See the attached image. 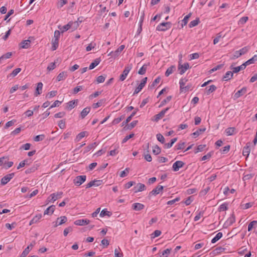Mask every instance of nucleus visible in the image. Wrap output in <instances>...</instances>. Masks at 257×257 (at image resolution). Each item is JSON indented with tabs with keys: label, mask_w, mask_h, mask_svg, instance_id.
<instances>
[{
	"label": "nucleus",
	"mask_w": 257,
	"mask_h": 257,
	"mask_svg": "<svg viewBox=\"0 0 257 257\" xmlns=\"http://www.w3.org/2000/svg\"><path fill=\"white\" fill-rule=\"evenodd\" d=\"M78 25L77 22H70L67 25L63 26L62 27L60 26L59 27V29L61 31L62 33L68 30L71 28H73L74 29H76L77 28V26Z\"/></svg>",
	"instance_id": "obj_1"
},
{
	"label": "nucleus",
	"mask_w": 257,
	"mask_h": 257,
	"mask_svg": "<svg viewBox=\"0 0 257 257\" xmlns=\"http://www.w3.org/2000/svg\"><path fill=\"white\" fill-rule=\"evenodd\" d=\"M171 23L170 22H163L159 25L157 27V30L159 31H165L170 28Z\"/></svg>",
	"instance_id": "obj_2"
},
{
	"label": "nucleus",
	"mask_w": 257,
	"mask_h": 257,
	"mask_svg": "<svg viewBox=\"0 0 257 257\" xmlns=\"http://www.w3.org/2000/svg\"><path fill=\"white\" fill-rule=\"evenodd\" d=\"M170 109V107H167L161 111L158 114L154 116L152 120L158 122L160 119H162L165 115L166 112Z\"/></svg>",
	"instance_id": "obj_3"
},
{
	"label": "nucleus",
	"mask_w": 257,
	"mask_h": 257,
	"mask_svg": "<svg viewBox=\"0 0 257 257\" xmlns=\"http://www.w3.org/2000/svg\"><path fill=\"white\" fill-rule=\"evenodd\" d=\"M86 179L85 175L78 176L73 180V183L75 185L79 186L85 181Z\"/></svg>",
	"instance_id": "obj_4"
},
{
	"label": "nucleus",
	"mask_w": 257,
	"mask_h": 257,
	"mask_svg": "<svg viewBox=\"0 0 257 257\" xmlns=\"http://www.w3.org/2000/svg\"><path fill=\"white\" fill-rule=\"evenodd\" d=\"M132 67L131 65H127V66H126L125 67L124 70L123 71L122 74H121L119 77V80L121 81H122L125 79L128 73H129L130 70L132 69Z\"/></svg>",
	"instance_id": "obj_5"
},
{
	"label": "nucleus",
	"mask_w": 257,
	"mask_h": 257,
	"mask_svg": "<svg viewBox=\"0 0 257 257\" xmlns=\"http://www.w3.org/2000/svg\"><path fill=\"white\" fill-rule=\"evenodd\" d=\"M14 175L15 174L14 173H12L3 177L1 179V184L2 185L7 184L14 177Z\"/></svg>",
	"instance_id": "obj_6"
},
{
	"label": "nucleus",
	"mask_w": 257,
	"mask_h": 257,
	"mask_svg": "<svg viewBox=\"0 0 257 257\" xmlns=\"http://www.w3.org/2000/svg\"><path fill=\"white\" fill-rule=\"evenodd\" d=\"M187 81L188 80L186 78H182L180 79L179 84L180 87V90L182 92H186V91L189 90V87H188V86H185V84Z\"/></svg>",
	"instance_id": "obj_7"
},
{
	"label": "nucleus",
	"mask_w": 257,
	"mask_h": 257,
	"mask_svg": "<svg viewBox=\"0 0 257 257\" xmlns=\"http://www.w3.org/2000/svg\"><path fill=\"white\" fill-rule=\"evenodd\" d=\"M163 188L164 187L163 186L158 185L149 193V197H151L152 195L156 196L158 195L161 191L163 190Z\"/></svg>",
	"instance_id": "obj_8"
},
{
	"label": "nucleus",
	"mask_w": 257,
	"mask_h": 257,
	"mask_svg": "<svg viewBox=\"0 0 257 257\" xmlns=\"http://www.w3.org/2000/svg\"><path fill=\"white\" fill-rule=\"evenodd\" d=\"M62 192H57V193H53L50 195V196L48 197V199H49V201L54 202L57 199L60 198L62 197Z\"/></svg>",
	"instance_id": "obj_9"
},
{
	"label": "nucleus",
	"mask_w": 257,
	"mask_h": 257,
	"mask_svg": "<svg viewBox=\"0 0 257 257\" xmlns=\"http://www.w3.org/2000/svg\"><path fill=\"white\" fill-rule=\"evenodd\" d=\"M189 68V64L188 63H185L183 65L179 64L178 70L180 74H184L185 71Z\"/></svg>",
	"instance_id": "obj_10"
},
{
	"label": "nucleus",
	"mask_w": 257,
	"mask_h": 257,
	"mask_svg": "<svg viewBox=\"0 0 257 257\" xmlns=\"http://www.w3.org/2000/svg\"><path fill=\"white\" fill-rule=\"evenodd\" d=\"M185 163L181 161H177L173 165V170L174 171H178L181 168L183 167Z\"/></svg>",
	"instance_id": "obj_11"
},
{
	"label": "nucleus",
	"mask_w": 257,
	"mask_h": 257,
	"mask_svg": "<svg viewBox=\"0 0 257 257\" xmlns=\"http://www.w3.org/2000/svg\"><path fill=\"white\" fill-rule=\"evenodd\" d=\"M102 180H94L93 181H91L86 185V188H88L92 186H99L102 184Z\"/></svg>",
	"instance_id": "obj_12"
},
{
	"label": "nucleus",
	"mask_w": 257,
	"mask_h": 257,
	"mask_svg": "<svg viewBox=\"0 0 257 257\" xmlns=\"http://www.w3.org/2000/svg\"><path fill=\"white\" fill-rule=\"evenodd\" d=\"M134 189L135 193H137L146 190V187L144 184L139 183L134 188Z\"/></svg>",
	"instance_id": "obj_13"
},
{
	"label": "nucleus",
	"mask_w": 257,
	"mask_h": 257,
	"mask_svg": "<svg viewBox=\"0 0 257 257\" xmlns=\"http://www.w3.org/2000/svg\"><path fill=\"white\" fill-rule=\"evenodd\" d=\"M67 221V218L65 216H61L57 218L55 224V227H57L58 225H60L65 223Z\"/></svg>",
	"instance_id": "obj_14"
},
{
	"label": "nucleus",
	"mask_w": 257,
	"mask_h": 257,
	"mask_svg": "<svg viewBox=\"0 0 257 257\" xmlns=\"http://www.w3.org/2000/svg\"><path fill=\"white\" fill-rule=\"evenodd\" d=\"M89 222H90L89 220L87 219H82L76 220V221H75L74 224L76 225L82 226V225H85L88 224L89 223Z\"/></svg>",
	"instance_id": "obj_15"
},
{
	"label": "nucleus",
	"mask_w": 257,
	"mask_h": 257,
	"mask_svg": "<svg viewBox=\"0 0 257 257\" xmlns=\"http://www.w3.org/2000/svg\"><path fill=\"white\" fill-rule=\"evenodd\" d=\"M149 143H148L146 146L147 151H146V152L144 153V156L145 159L146 161H147L148 162H151L152 160V157L150 155V154H149Z\"/></svg>",
	"instance_id": "obj_16"
},
{
	"label": "nucleus",
	"mask_w": 257,
	"mask_h": 257,
	"mask_svg": "<svg viewBox=\"0 0 257 257\" xmlns=\"http://www.w3.org/2000/svg\"><path fill=\"white\" fill-rule=\"evenodd\" d=\"M138 110H139L138 108H136L135 110L134 111H133L128 117H127L126 120L125 121H123L122 122V126L127 124L128 123V122H129L131 120V119H132V117L136 114Z\"/></svg>",
	"instance_id": "obj_17"
},
{
	"label": "nucleus",
	"mask_w": 257,
	"mask_h": 257,
	"mask_svg": "<svg viewBox=\"0 0 257 257\" xmlns=\"http://www.w3.org/2000/svg\"><path fill=\"white\" fill-rule=\"evenodd\" d=\"M30 43L31 41L29 40H24L20 44V47L22 49H27L30 47Z\"/></svg>",
	"instance_id": "obj_18"
},
{
	"label": "nucleus",
	"mask_w": 257,
	"mask_h": 257,
	"mask_svg": "<svg viewBox=\"0 0 257 257\" xmlns=\"http://www.w3.org/2000/svg\"><path fill=\"white\" fill-rule=\"evenodd\" d=\"M144 207V205L140 203H135L132 205V208L136 211L141 210L143 209Z\"/></svg>",
	"instance_id": "obj_19"
},
{
	"label": "nucleus",
	"mask_w": 257,
	"mask_h": 257,
	"mask_svg": "<svg viewBox=\"0 0 257 257\" xmlns=\"http://www.w3.org/2000/svg\"><path fill=\"white\" fill-rule=\"evenodd\" d=\"M43 83L42 82H39L37 84V86L35 92V95L36 96L40 95L42 93V90L43 88Z\"/></svg>",
	"instance_id": "obj_20"
},
{
	"label": "nucleus",
	"mask_w": 257,
	"mask_h": 257,
	"mask_svg": "<svg viewBox=\"0 0 257 257\" xmlns=\"http://www.w3.org/2000/svg\"><path fill=\"white\" fill-rule=\"evenodd\" d=\"M205 130H206V128H205V127L199 128L196 132L192 133L191 134V135L193 138H196V137L199 136L200 134H201L202 133L204 132L205 131Z\"/></svg>",
	"instance_id": "obj_21"
},
{
	"label": "nucleus",
	"mask_w": 257,
	"mask_h": 257,
	"mask_svg": "<svg viewBox=\"0 0 257 257\" xmlns=\"http://www.w3.org/2000/svg\"><path fill=\"white\" fill-rule=\"evenodd\" d=\"M55 210V206L51 205L47 208L44 211V215H51L53 213Z\"/></svg>",
	"instance_id": "obj_22"
},
{
	"label": "nucleus",
	"mask_w": 257,
	"mask_h": 257,
	"mask_svg": "<svg viewBox=\"0 0 257 257\" xmlns=\"http://www.w3.org/2000/svg\"><path fill=\"white\" fill-rule=\"evenodd\" d=\"M101 60L100 58H96L95 59L93 62H92L89 67V69L91 70L94 68L96 66H97L99 63L100 62Z\"/></svg>",
	"instance_id": "obj_23"
},
{
	"label": "nucleus",
	"mask_w": 257,
	"mask_h": 257,
	"mask_svg": "<svg viewBox=\"0 0 257 257\" xmlns=\"http://www.w3.org/2000/svg\"><path fill=\"white\" fill-rule=\"evenodd\" d=\"M137 123H138V120H134V121H132L129 124L124 125L125 126L124 127V129L125 130H131L132 128H133L137 125Z\"/></svg>",
	"instance_id": "obj_24"
},
{
	"label": "nucleus",
	"mask_w": 257,
	"mask_h": 257,
	"mask_svg": "<svg viewBox=\"0 0 257 257\" xmlns=\"http://www.w3.org/2000/svg\"><path fill=\"white\" fill-rule=\"evenodd\" d=\"M124 48V45H121L120 46H119L118 47V48L114 52H111L109 54V55H111V54H113V56H117L119 53L123 50V49Z\"/></svg>",
	"instance_id": "obj_25"
},
{
	"label": "nucleus",
	"mask_w": 257,
	"mask_h": 257,
	"mask_svg": "<svg viewBox=\"0 0 257 257\" xmlns=\"http://www.w3.org/2000/svg\"><path fill=\"white\" fill-rule=\"evenodd\" d=\"M67 72L63 71L59 74V75L57 77V80L58 81H60L61 80L65 79L67 77Z\"/></svg>",
	"instance_id": "obj_26"
},
{
	"label": "nucleus",
	"mask_w": 257,
	"mask_h": 257,
	"mask_svg": "<svg viewBox=\"0 0 257 257\" xmlns=\"http://www.w3.org/2000/svg\"><path fill=\"white\" fill-rule=\"evenodd\" d=\"M150 65V63L144 64L143 66L138 71V73L140 75L145 74L146 72V70L148 66Z\"/></svg>",
	"instance_id": "obj_27"
},
{
	"label": "nucleus",
	"mask_w": 257,
	"mask_h": 257,
	"mask_svg": "<svg viewBox=\"0 0 257 257\" xmlns=\"http://www.w3.org/2000/svg\"><path fill=\"white\" fill-rule=\"evenodd\" d=\"M12 52H8L0 57V63H2L3 61L5 59H9L12 56Z\"/></svg>",
	"instance_id": "obj_28"
},
{
	"label": "nucleus",
	"mask_w": 257,
	"mask_h": 257,
	"mask_svg": "<svg viewBox=\"0 0 257 257\" xmlns=\"http://www.w3.org/2000/svg\"><path fill=\"white\" fill-rule=\"evenodd\" d=\"M160 80L161 78L159 77H157L151 84H149L148 88L151 90L153 89L155 85L160 82Z\"/></svg>",
	"instance_id": "obj_29"
},
{
	"label": "nucleus",
	"mask_w": 257,
	"mask_h": 257,
	"mask_svg": "<svg viewBox=\"0 0 257 257\" xmlns=\"http://www.w3.org/2000/svg\"><path fill=\"white\" fill-rule=\"evenodd\" d=\"M90 110V107H86L84 108L81 112V117L82 118H84L89 112Z\"/></svg>",
	"instance_id": "obj_30"
},
{
	"label": "nucleus",
	"mask_w": 257,
	"mask_h": 257,
	"mask_svg": "<svg viewBox=\"0 0 257 257\" xmlns=\"http://www.w3.org/2000/svg\"><path fill=\"white\" fill-rule=\"evenodd\" d=\"M235 127H229L225 130V133L227 136H231L235 134Z\"/></svg>",
	"instance_id": "obj_31"
},
{
	"label": "nucleus",
	"mask_w": 257,
	"mask_h": 257,
	"mask_svg": "<svg viewBox=\"0 0 257 257\" xmlns=\"http://www.w3.org/2000/svg\"><path fill=\"white\" fill-rule=\"evenodd\" d=\"M250 151L249 146L246 145L243 148L242 154L243 156H246L247 157L249 155Z\"/></svg>",
	"instance_id": "obj_32"
},
{
	"label": "nucleus",
	"mask_w": 257,
	"mask_h": 257,
	"mask_svg": "<svg viewBox=\"0 0 257 257\" xmlns=\"http://www.w3.org/2000/svg\"><path fill=\"white\" fill-rule=\"evenodd\" d=\"M112 213L108 211L106 209H103L99 214L100 216L101 217H104V216H108V217H110Z\"/></svg>",
	"instance_id": "obj_33"
},
{
	"label": "nucleus",
	"mask_w": 257,
	"mask_h": 257,
	"mask_svg": "<svg viewBox=\"0 0 257 257\" xmlns=\"http://www.w3.org/2000/svg\"><path fill=\"white\" fill-rule=\"evenodd\" d=\"M58 42H59V40L55 39L52 40V46L51 48L52 50L54 51L57 49V48L58 47Z\"/></svg>",
	"instance_id": "obj_34"
},
{
	"label": "nucleus",
	"mask_w": 257,
	"mask_h": 257,
	"mask_svg": "<svg viewBox=\"0 0 257 257\" xmlns=\"http://www.w3.org/2000/svg\"><path fill=\"white\" fill-rule=\"evenodd\" d=\"M233 76V73L231 71L227 72L225 75L223 77V80L227 81L229 80Z\"/></svg>",
	"instance_id": "obj_35"
},
{
	"label": "nucleus",
	"mask_w": 257,
	"mask_h": 257,
	"mask_svg": "<svg viewBox=\"0 0 257 257\" xmlns=\"http://www.w3.org/2000/svg\"><path fill=\"white\" fill-rule=\"evenodd\" d=\"M175 67L174 66H171V67H169L166 72H165V75L166 76L168 77L169 76L170 74H171L173 71L175 70Z\"/></svg>",
	"instance_id": "obj_36"
},
{
	"label": "nucleus",
	"mask_w": 257,
	"mask_h": 257,
	"mask_svg": "<svg viewBox=\"0 0 257 257\" xmlns=\"http://www.w3.org/2000/svg\"><path fill=\"white\" fill-rule=\"evenodd\" d=\"M235 63H232L230 66V69L232 71V73H237L241 70V66L234 67Z\"/></svg>",
	"instance_id": "obj_37"
},
{
	"label": "nucleus",
	"mask_w": 257,
	"mask_h": 257,
	"mask_svg": "<svg viewBox=\"0 0 257 257\" xmlns=\"http://www.w3.org/2000/svg\"><path fill=\"white\" fill-rule=\"evenodd\" d=\"M87 133L86 132H82L80 133L77 136L75 139L76 142H79L80 141L81 139H82L83 138H84L86 134Z\"/></svg>",
	"instance_id": "obj_38"
},
{
	"label": "nucleus",
	"mask_w": 257,
	"mask_h": 257,
	"mask_svg": "<svg viewBox=\"0 0 257 257\" xmlns=\"http://www.w3.org/2000/svg\"><path fill=\"white\" fill-rule=\"evenodd\" d=\"M216 89V87L214 85H211L209 87V88H206V93L209 94L213 92Z\"/></svg>",
	"instance_id": "obj_39"
},
{
	"label": "nucleus",
	"mask_w": 257,
	"mask_h": 257,
	"mask_svg": "<svg viewBox=\"0 0 257 257\" xmlns=\"http://www.w3.org/2000/svg\"><path fill=\"white\" fill-rule=\"evenodd\" d=\"M222 236V233L221 232H218L216 236L212 239L211 242L212 243H215Z\"/></svg>",
	"instance_id": "obj_40"
},
{
	"label": "nucleus",
	"mask_w": 257,
	"mask_h": 257,
	"mask_svg": "<svg viewBox=\"0 0 257 257\" xmlns=\"http://www.w3.org/2000/svg\"><path fill=\"white\" fill-rule=\"evenodd\" d=\"M191 15V13H189L184 17V19L182 20V28L187 24L188 19L190 18Z\"/></svg>",
	"instance_id": "obj_41"
},
{
	"label": "nucleus",
	"mask_w": 257,
	"mask_h": 257,
	"mask_svg": "<svg viewBox=\"0 0 257 257\" xmlns=\"http://www.w3.org/2000/svg\"><path fill=\"white\" fill-rule=\"evenodd\" d=\"M171 98H172L171 96H168L166 99H165L162 101H161V102L159 105V107L163 106L166 103H167V102H169L171 100Z\"/></svg>",
	"instance_id": "obj_42"
},
{
	"label": "nucleus",
	"mask_w": 257,
	"mask_h": 257,
	"mask_svg": "<svg viewBox=\"0 0 257 257\" xmlns=\"http://www.w3.org/2000/svg\"><path fill=\"white\" fill-rule=\"evenodd\" d=\"M253 63H254V62H253V60L250 58V59L246 61L245 63L242 64V69H244L246 66Z\"/></svg>",
	"instance_id": "obj_43"
},
{
	"label": "nucleus",
	"mask_w": 257,
	"mask_h": 257,
	"mask_svg": "<svg viewBox=\"0 0 257 257\" xmlns=\"http://www.w3.org/2000/svg\"><path fill=\"white\" fill-rule=\"evenodd\" d=\"M199 22V19L197 18L196 19L191 21L189 24V27L192 28L197 26Z\"/></svg>",
	"instance_id": "obj_44"
},
{
	"label": "nucleus",
	"mask_w": 257,
	"mask_h": 257,
	"mask_svg": "<svg viewBox=\"0 0 257 257\" xmlns=\"http://www.w3.org/2000/svg\"><path fill=\"white\" fill-rule=\"evenodd\" d=\"M30 251V248H29V246H28L25 250L23 251L22 254L20 255V257H26L28 254L29 253Z\"/></svg>",
	"instance_id": "obj_45"
},
{
	"label": "nucleus",
	"mask_w": 257,
	"mask_h": 257,
	"mask_svg": "<svg viewBox=\"0 0 257 257\" xmlns=\"http://www.w3.org/2000/svg\"><path fill=\"white\" fill-rule=\"evenodd\" d=\"M177 138L172 139L171 140L170 143H167V144H165V146H166V148H170L171 147H172L173 145L177 141Z\"/></svg>",
	"instance_id": "obj_46"
},
{
	"label": "nucleus",
	"mask_w": 257,
	"mask_h": 257,
	"mask_svg": "<svg viewBox=\"0 0 257 257\" xmlns=\"http://www.w3.org/2000/svg\"><path fill=\"white\" fill-rule=\"evenodd\" d=\"M75 104V100H72L67 103V108L68 109H72L74 107Z\"/></svg>",
	"instance_id": "obj_47"
},
{
	"label": "nucleus",
	"mask_w": 257,
	"mask_h": 257,
	"mask_svg": "<svg viewBox=\"0 0 257 257\" xmlns=\"http://www.w3.org/2000/svg\"><path fill=\"white\" fill-rule=\"evenodd\" d=\"M8 160V157H3L2 158H0V166H2L3 165H5V164H6V162Z\"/></svg>",
	"instance_id": "obj_48"
},
{
	"label": "nucleus",
	"mask_w": 257,
	"mask_h": 257,
	"mask_svg": "<svg viewBox=\"0 0 257 257\" xmlns=\"http://www.w3.org/2000/svg\"><path fill=\"white\" fill-rule=\"evenodd\" d=\"M153 153L155 155H158V154H159L161 153V149H160V148L158 146L156 145L155 146H154V147L153 148Z\"/></svg>",
	"instance_id": "obj_49"
},
{
	"label": "nucleus",
	"mask_w": 257,
	"mask_h": 257,
	"mask_svg": "<svg viewBox=\"0 0 257 257\" xmlns=\"http://www.w3.org/2000/svg\"><path fill=\"white\" fill-rule=\"evenodd\" d=\"M45 139L44 135H40L36 136L34 138V140L35 142H39Z\"/></svg>",
	"instance_id": "obj_50"
},
{
	"label": "nucleus",
	"mask_w": 257,
	"mask_h": 257,
	"mask_svg": "<svg viewBox=\"0 0 257 257\" xmlns=\"http://www.w3.org/2000/svg\"><path fill=\"white\" fill-rule=\"evenodd\" d=\"M206 147V145H199L197 148L196 149V150L195 151V153L196 154L198 152H202L203 151L204 148Z\"/></svg>",
	"instance_id": "obj_51"
},
{
	"label": "nucleus",
	"mask_w": 257,
	"mask_h": 257,
	"mask_svg": "<svg viewBox=\"0 0 257 257\" xmlns=\"http://www.w3.org/2000/svg\"><path fill=\"white\" fill-rule=\"evenodd\" d=\"M156 137L158 141L162 144H164L165 143V138L161 134H158Z\"/></svg>",
	"instance_id": "obj_52"
},
{
	"label": "nucleus",
	"mask_w": 257,
	"mask_h": 257,
	"mask_svg": "<svg viewBox=\"0 0 257 257\" xmlns=\"http://www.w3.org/2000/svg\"><path fill=\"white\" fill-rule=\"evenodd\" d=\"M161 234V231L159 230H156L152 234L151 238H154L156 237L160 236Z\"/></svg>",
	"instance_id": "obj_53"
},
{
	"label": "nucleus",
	"mask_w": 257,
	"mask_h": 257,
	"mask_svg": "<svg viewBox=\"0 0 257 257\" xmlns=\"http://www.w3.org/2000/svg\"><path fill=\"white\" fill-rule=\"evenodd\" d=\"M144 87V85H143L141 84H140L139 85V86L135 89V90L133 93V95H135L138 94L140 91H141V90Z\"/></svg>",
	"instance_id": "obj_54"
},
{
	"label": "nucleus",
	"mask_w": 257,
	"mask_h": 257,
	"mask_svg": "<svg viewBox=\"0 0 257 257\" xmlns=\"http://www.w3.org/2000/svg\"><path fill=\"white\" fill-rule=\"evenodd\" d=\"M56 68V62L51 63L47 67V70L49 71L54 70Z\"/></svg>",
	"instance_id": "obj_55"
},
{
	"label": "nucleus",
	"mask_w": 257,
	"mask_h": 257,
	"mask_svg": "<svg viewBox=\"0 0 257 257\" xmlns=\"http://www.w3.org/2000/svg\"><path fill=\"white\" fill-rule=\"evenodd\" d=\"M257 225V221L253 220L251 221L248 225V231H250L254 225Z\"/></svg>",
	"instance_id": "obj_56"
},
{
	"label": "nucleus",
	"mask_w": 257,
	"mask_h": 257,
	"mask_svg": "<svg viewBox=\"0 0 257 257\" xmlns=\"http://www.w3.org/2000/svg\"><path fill=\"white\" fill-rule=\"evenodd\" d=\"M57 92L56 91H52L49 92L46 96V98H50L55 96L57 94Z\"/></svg>",
	"instance_id": "obj_57"
},
{
	"label": "nucleus",
	"mask_w": 257,
	"mask_h": 257,
	"mask_svg": "<svg viewBox=\"0 0 257 257\" xmlns=\"http://www.w3.org/2000/svg\"><path fill=\"white\" fill-rule=\"evenodd\" d=\"M130 169L127 168L121 172L120 177L121 178L125 177L129 172Z\"/></svg>",
	"instance_id": "obj_58"
},
{
	"label": "nucleus",
	"mask_w": 257,
	"mask_h": 257,
	"mask_svg": "<svg viewBox=\"0 0 257 257\" xmlns=\"http://www.w3.org/2000/svg\"><path fill=\"white\" fill-rule=\"evenodd\" d=\"M21 71V69L20 68H18L14 69L13 72L11 73V75L13 77L16 76L20 71Z\"/></svg>",
	"instance_id": "obj_59"
},
{
	"label": "nucleus",
	"mask_w": 257,
	"mask_h": 257,
	"mask_svg": "<svg viewBox=\"0 0 257 257\" xmlns=\"http://www.w3.org/2000/svg\"><path fill=\"white\" fill-rule=\"evenodd\" d=\"M227 209V204L226 203H223L220 206L219 208V211H223L226 210Z\"/></svg>",
	"instance_id": "obj_60"
},
{
	"label": "nucleus",
	"mask_w": 257,
	"mask_h": 257,
	"mask_svg": "<svg viewBox=\"0 0 257 257\" xmlns=\"http://www.w3.org/2000/svg\"><path fill=\"white\" fill-rule=\"evenodd\" d=\"M67 0H60L58 3L57 7L58 8H61L63 6L66 4Z\"/></svg>",
	"instance_id": "obj_61"
},
{
	"label": "nucleus",
	"mask_w": 257,
	"mask_h": 257,
	"mask_svg": "<svg viewBox=\"0 0 257 257\" xmlns=\"http://www.w3.org/2000/svg\"><path fill=\"white\" fill-rule=\"evenodd\" d=\"M123 118L124 116L123 115H121L120 117L115 118L112 121V124H116L119 123L121 121V120L123 119Z\"/></svg>",
	"instance_id": "obj_62"
},
{
	"label": "nucleus",
	"mask_w": 257,
	"mask_h": 257,
	"mask_svg": "<svg viewBox=\"0 0 257 257\" xmlns=\"http://www.w3.org/2000/svg\"><path fill=\"white\" fill-rule=\"evenodd\" d=\"M42 218V214H38L33 217L32 221L37 223Z\"/></svg>",
	"instance_id": "obj_63"
},
{
	"label": "nucleus",
	"mask_w": 257,
	"mask_h": 257,
	"mask_svg": "<svg viewBox=\"0 0 257 257\" xmlns=\"http://www.w3.org/2000/svg\"><path fill=\"white\" fill-rule=\"evenodd\" d=\"M105 77L103 75L99 76L97 77L96 81L98 83H102L104 81Z\"/></svg>",
	"instance_id": "obj_64"
}]
</instances>
